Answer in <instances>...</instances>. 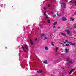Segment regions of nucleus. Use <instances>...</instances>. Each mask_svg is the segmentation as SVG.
Returning a JSON list of instances; mask_svg holds the SVG:
<instances>
[{
	"label": "nucleus",
	"instance_id": "nucleus-18",
	"mask_svg": "<svg viewBox=\"0 0 76 76\" xmlns=\"http://www.w3.org/2000/svg\"><path fill=\"white\" fill-rule=\"evenodd\" d=\"M75 69H76V68H75L74 69H72L71 70V71L72 72H73V70H75Z\"/></svg>",
	"mask_w": 76,
	"mask_h": 76
},
{
	"label": "nucleus",
	"instance_id": "nucleus-23",
	"mask_svg": "<svg viewBox=\"0 0 76 76\" xmlns=\"http://www.w3.org/2000/svg\"><path fill=\"white\" fill-rule=\"evenodd\" d=\"M51 44H52V46H54V44H53V42H52L51 43Z\"/></svg>",
	"mask_w": 76,
	"mask_h": 76
},
{
	"label": "nucleus",
	"instance_id": "nucleus-46",
	"mask_svg": "<svg viewBox=\"0 0 76 76\" xmlns=\"http://www.w3.org/2000/svg\"><path fill=\"white\" fill-rule=\"evenodd\" d=\"M71 29H72V28H71Z\"/></svg>",
	"mask_w": 76,
	"mask_h": 76
},
{
	"label": "nucleus",
	"instance_id": "nucleus-35",
	"mask_svg": "<svg viewBox=\"0 0 76 76\" xmlns=\"http://www.w3.org/2000/svg\"><path fill=\"white\" fill-rule=\"evenodd\" d=\"M53 28H56V26H54Z\"/></svg>",
	"mask_w": 76,
	"mask_h": 76
},
{
	"label": "nucleus",
	"instance_id": "nucleus-37",
	"mask_svg": "<svg viewBox=\"0 0 76 76\" xmlns=\"http://www.w3.org/2000/svg\"><path fill=\"white\" fill-rule=\"evenodd\" d=\"M64 43H60V44H64Z\"/></svg>",
	"mask_w": 76,
	"mask_h": 76
},
{
	"label": "nucleus",
	"instance_id": "nucleus-29",
	"mask_svg": "<svg viewBox=\"0 0 76 76\" xmlns=\"http://www.w3.org/2000/svg\"><path fill=\"white\" fill-rule=\"evenodd\" d=\"M70 63H72V61H70V60L69 61Z\"/></svg>",
	"mask_w": 76,
	"mask_h": 76
},
{
	"label": "nucleus",
	"instance_id": "nucleus-39",
	"mask_svg": "<svg viewBox=\"0 0 76 76\" xmlns=\"http://www.w3.org/2000/svg\"><path fill=\"white\" fill-rule=\"evenodd\" d=\"M70 3H72V1H70Z\"/></svg>",
	"mask_w": 76,
	"mask_h": 76
},
{
	"label": "nucleus",
	"instance_id": "nucleus-21",
	"mask_svg": "<svg viewBox=\"0 0 76 76\" xmlns=\"http://www.w3.org/2000/svg\"><path fill=\"white\" fill-rule=\"evenodd\" d=\"M65 42H68V43H69V42H69L68 41V40H65Z\"/></svg>",
	"mask_w": 76,
	"mask_h": 76
},
{
	"label": "nucleus",
	"instance_id": "nucleus-25",
	"mask_svg": "<svg viewBox=\"0 0 76 76\" xmlns=\"http://www.w3.org/2000/svg\"><path fill=\"white\" fill-rule=\"evenodd\" d=\"M72 72H71V71H70V72H69V75H70V74H71L72 73Z\"/></svg>",
	"mask_w": 76,
	"mask_h": 76
},
{
	"label": "nucleus",
	"instance_id": "nucleus-8",
	"mask_svg": "<svg viewBox=\"0 0 76 76\" xmlns=\"http://www.w3.org/2000/svg\"><path fill=\"white\" fill-rule=\"evenodd\" d=\"M69 44H70V45H75V43H73L72 42H69Z\"/></svg>",
	"mask_w": 76,
	"mask_h": 76
},
{
	"label": "nucleus",
	"instance_id": "nucleus-3",
	"mask_svg": "<svg viewBox=\"0 0 76 76\" xmlns=\"http://www.w3.org/2000/svg\"><path fill=\"white\" fill-rule=\"evenodd\" d=\"M62 20L63 21H66L67 20V19H66V18H65V17H63L62 18Z\"/></svg>",
	"mask_w": 76,
	"mask_h": 76
},
{
	"label": "nucleus",
	"instance_id": "nucleus-45",
	"mask_svg": "<svg viewBox=\"0 0 76 76\" xmlns=\"http://www.w3.org/2000/svg\"><path fill=\"white\" fill-rule=\"evenodd\" d=\"M71 29H72V28H71Z\"/></svg>",
	"mask_w": 76,
	"mask_h": 76
},
{
	"label": "nucleus",
	"instance_id": "nucleus-11",
	"mask_svg": "<svg viewBox=\"0 0 76 76\" xmlns=\"http://www.w3.org/2000/svg\"><path fill=\"white\" fill-rule=\"evenodd\" d=\"M42 72V71H41V70H40L38 71H37V73H41Z\"/></svg>",
	"mask_w": 76,
	"mask_h": 76
},
{
	"label": "nucleus",
	"instance_id": "nucleus-16",
	"mask_svg": "<svg viewBox=\"0 0 76 76\" xmlns=\"http://www.w3.org/2000/svg\"><path fill=\"white\" fill-rule=\"evenodd\" d=\"M61 69H62V70H64V69H65V67H61Z\"/></svg>",
	"mask_w": 76,
	"mask_h": 76
},
{
	"label": "nucleus",
	"instance_id": "nucleus-17",
	"mask_svg": "<svg viewBox=\"0 0 76 76\" xmlns=\"http://www.w3.org/2000/svg\"><path fill=\"white\" fill-rule=\"evenodd\" d=\"M57 22H55L54 23L53 25H56V24H57Z\"/></svg>",
	"mask_w": 76,
	"mask_h": 76
},
{
	"label": "nucleus",
	"instance_id": "nucleus-10",
	"mask_svg": "<svg viewBox=\"0 0 76 76\" xmlns=\"http://www.w3.org/2000/svg\"><path fill=\"white\" fill-rule=\"evenodd\" d=\"M47 22H48V23H50L51 21H50V19H48Z\"/></svg>",
	"mask_w": 76,
	"mask_h": 76
},
{
	"label": "nucleus",
	"instance_id": "nucleus-44",
	"mask_svg": "<svg viewBox=\"0 0 76 76\" xmlns=\"http://www.w3.org/2000/svg\"><path fill=\"white\" fill-rule=\"evenodd\" d=\"M45 13H46V12H45Z\"/></svg>",
	"mask_w": 76,
	"mask_h": 76
},
{
	"label": "nucleus",
	"instance_id": "nucleus-43",
	"mask_svg": "<svg viewBox=\"0 0 76 76\" xmlns=\"http://www.w3.org/2000/svg\"><path fill=\"white\" fill-rule=\"evenodd\" d=\"M51 2H52V3L53 1H51Z\"/></svg>",
	"mask_w": 76,
	"mask_h": 76
},
{
	"label": "nucleus",
	"instance_id": "nucleus-24",
	"mask_svg": "<svg viewBox=\"0 0 76 76\" xmlns=\"http://www.w3.org/2000/svg\"><path fill=\"white\" fill-rule=\"evenodd\" d=\"M58 48H57L56 50V52H57V50H58Z\"/></svg>",
	"mask_w": 76,
	"mask_h": 76
},
{
	"label": "nucleus",
	"instance_id": "nucleus-31",
	"mask_svg": "<svg viewBox=\"0 0 76 76\" xmlns=\"http://www.w3.org/2000/svg\"><path fill=\"white\" fill-rule=\"evenodd\" d=\"M57 15L58 16H60V15H58V12H57Z\"/></svg>",
	"mask_w": 76,
	"mask_h": 76
},
{
	"label": "nucleus",
	"instance_id": "nucleus-20",
	"mask_svg": "<svg viewBox=\"0 0 76 76\" xmlns=\"http://www.w3.org/2000/svg\"><path fill=\"white\" fill-rule=\"evenodd\" d=\"M69 45V44H66L65 45V46H66V47H68Z\"/></svg>",
	"mask_w": 76,
	"mask_h": 76
},
{
	"label": "nucleus",
	"instance_id": "nucleus-36",
	"mask_svg": "<svg viewBox=\"0 0 76 76\" xmlns=\"http://www.w3.org/2000/svg\"><path fill=\"white\" fill-rule=\"evenodd\" d=\"M48 7H50V5H49V4H48Z\"/></svg>",
	"mask_w": 76,
	"mask_h": 76
},
{
	"label": "nucleus",
	"instance_id": "nucleus-4",
	"mask_svg": "<svg viewBox=\"0 0 76 76\" xmlns=\"http://www.w3.org/2000/svg\"><path fill=\"white\" fill-rule=\"evenodd\" d=\"M66 32H67V35H69V34H70V31H69V30L66 31Z\"/></svg>",
	"mask_w": 76,
	"mask_h": 76
},
{
	"label": "nucleus",
	"instance_id": "nucleus-15",
	"mask_svg": "<svg viewBox=\"0 0 76 76\" xmlns=\"http://www.w3.org/2000/svg\"><path fill=\"white\" fill-rule=\"evenodd\" d=\"M70 19H71V20H72V21H73V20H74V19L72 17H71L70 18Z\"/></svg>",
	"mask_w": 76,
	"mask_h": 76
},
{
	"label": "nucleus",
	"instance_id": "nucleus-40",
	"mask_svg": "<svg viewBox=\"0 0 76 76\" xmlns=\"http://www.w3.org/2000/svg\"><path fill=\"white\" fill-rule=\"evenodd\" d=\"M58 28V29H60V28H61V27H59Z\"/></svg>",
	"mask_w": 76,
	"mask_h": 76
},
{
	"label": "nucleus",
	"instance_id": "nucleus-33",
	"mask_svg": "<svg viewBox=\"0 0 76 76\" xmlns=\"http://www.w3.org/2000/svg\"><path fill=\"white\" fill-rule=\"evenodd\" d=\"M37 39H35V41H37Z\"/></svg>",
	"mask_w": 76,
	"mask_h": 76
},
{
	"label": "nucleus",
	"instance_id": "nucleus-34",
	"mask_svg": "<svg viewBox=\"0 0 76 76\" xmlns=\"http://www.w3.org/2000/svg\"><path fill=\"white\" fill-rule=\"evenodd\" d=\"M74 15H76V12H75V13H74Z\"/></svg>",
	"mask_w": 76,
	"mask_h": 76
},
{
	"label": "nucleus",
	"instance_id": "nucleus-22",
	"mask_svg": "<svg viewBox=\"0 0 76 76\" xmlns=\"http://www.w3.org/2000/svg\"><path fill=\"white\" fill-rule=\"evenodd\" d=\"M56 15H55L53 16V18H56Z\"/></svg>",
	"mask_w": 76,
	"mask_h": 76
},
{
	"label": "nucleus",
	"instance_id": "nucleus-19",
	"mask_svg": "<svg viewBox=\"0 0 76 76\" xmlns=\"http://www.w3.org/2000/svg\"><path fill=\"white\" fill-rule=\"evenodd\" d=\"M73 26H74V28H76V24H74Z\"/></svg>",
	"mask_w": 76,
	"mask_h": 76
},
{
	"label": "nucleus",
	"instance_id": "nucleus-12",
	"mask_svg": "<svg viewBox=\"0 0 76 76\" xmlns=\"http://www.w3.org/2000/svg\"><path fill=\"white\" fill-rule=\"evenodd\" d=\"M66 59L67 61H69L70 60V58H69V57H67Z\"/></svg>",
	"mask_w": 76,
	"mask_h": 76
},
{
	"label": "nucleus",
	"instance_id": "nucleus-38",
	"mask_svg": "<svg viewBox=\"0 0 76 76\" xmlns=\"http://www.w3.org/2000/svg\"><path fill=\"white\" fill-rule=\"evenodd\" d=\"M44 9H46V8H45V7H44V8H43Z\"/></svg>",
	"mask_w": 76,
	"mask_h": 76
},
{
	"label": "nucleus",
	"instance_id": "nucleus-27",
	"mask_svg": "<svg viewBox=\"0 0 76 76\" xmlns=\"http://www.w3.org/2000/svg\"><path fill=\"white\" fill-rule=\"evenodd\" d=\"M74 4L75 5H76V1L74 2Z\"/></svg>",
	"mask_w": 76,
	"mask_h": 76
},
{
	"label": "nucleus",
	"instance_id": "nucleus-42",
	"mask_svg": "<svg viewBox=\"0 0 76 76\" xmlns=\"http://www.w3.org/2000/svg\"><path fill=\"white\" fill-rule=\"evenodd\" d=\"M65 1H66V0H65Z\"/></svg>",
	"mask_w": 76,
	"mask_h": 76
},
{
	"label": "nucleus",
	"instance_id": "nucleus-9",
	"mask_svg": "<svg viewBox=\"0 0 76 76\" xmlns=\"http://www.w3.org/2000/svg\"><path fill=\"white\" fill-rule=\"evenodd\" d=\"M65 51H66V53H67L68 52H69V49H65Z\"/></svg>",
	"mask_w": 76,
	"mask_h": 76
},
{
	"label": "nucleus",
	"instance_id": "nucleus-13",
	"mask_svg": "<svg viewBox=\"0 0 76 76\" xmlns=\"http://www.w3.org/2000/svg\"><path fill=\"white\" fill-rule=\"evenodd\" d=\"M43 63H45V64H47V60L44 61H43Z\"/></svg>",
	"mask_w": 76,
	"mask_h": 76
},
{
	"label": "nucleus",
	"instance_id": "nucleus-1",
	"mask_svg": "<svg viewBox=\"0 0 76 76\" xmlns=\"http://www.w3.org/2000/svg\"><path fill=\"white\" fill-rule=\"evenodd\" d=\"M22 48H23V50L25 51V52H26V51L25 50V49L27 50H29V47H28V45H25L24 47H22Z\"/></svg>",
	"mask_w": 76,
	"mask_h": 76
},
{
	"label": "nucleus",
	"instance_id": "nucleus-30",
	"mask_svg": "<svg viewBox=\"0 0 76 76\" xmlns=\"http://www.w3.org/2000/svg\"><path fill=\"white\" fill-rule=\"evenodd\" d=\"M44 15L45 16H46V14L45 13H44Z\"/></svg>",
	"mask_w": 76,
	"mask_h": 76
},
{
	"label": "nucleus",
	"instance_id": "nucleus-26",
	"mask_svg": "<svg viewBox=\"0 0 76 76\" xmlns=\"http://www.w3.org/2000/svg\"><path fill=\"white\" fill-rule=\"evenodd\" d=\"M46 16V18H45V19H47L48 18V16H47V15H46V16Z\"/></svg>",
	"mask_w": 76,
	"mask_h": 76
},
{
	"label": "nucleus",
	"instance_id": "nucleus-7",
	"mask_svg": "<svg viewBox=\"0 0 76 76\" xmlns=\"http://www.w3.org/2000/svg\"><path fill=\"white\" fill-rule=\"evenodd\" d=\"M45 49L46 50V51H48V48L47 47L45 46Z\"/></svg>",
	"mask_w": 76,
	"mask_h": 76
},
{
	"label": "nucleus",
	"instance_id": "nucleus-2",
	"mask_svg": "<svg viewBox=\"0 0 76 76\" xmlns=\"http://www.w3.org/2000/svg\"><path fill=\"white\" fill-rule=\"evenodd\" d=\"M61 6L62 7H63V8H66V4H65L64 3H61Z\"/></svg>",
	"mask_w": 76,
	"mask_h": 76
},
{
	"label": "nucleus",
	"instance_id": "nucleus-32",
	"mask_svg": "<svg viewBox=\"0 0 76 76\" xmlns=\"http://www.w3.org/2000/svg\"><path fill=\"white\" fill-rule=\"evenodd\" d=\"M50 13H51V14H53V12H50Z\"/></svg>",
	"mask_w": 76,
	"mask_h": 76
},
{
	"label": "nucleus",
	"instance_id": "nucleus-5",
	"mask_svg": "<svg viewBox=\"0 0 76 76\" xmlns=\"http://www.w3.org/2000/svg\"><path fill=\"white\" fill-rule=\"evenodd\" d=\"M61 35H63V36H65V37H67V36H66V34H65V33H63L62 32H61Z\"/></svg>",
	"mask_w": 76,
	"mask_h": 76
},
{
	"label": "nucleus",
	"instance_id": "nucleus-6",
	"mask_svg": "<svg viewBox=\"0 0 76 76\" xmlns=\"http://www.w3.org/2000/svg\"><path fill=\"white\" fill-rule=\"evenodd\" d=\"M30 43L31 45H34V43H33V42L31 40V39H30Z\"/></svg>",
	"mask_w": 76,
	"mask_h": 76
},
{
	"label": "nucleus",
	"instance_id": "nucleus-14",
	"mask_svg": "<svg viewBox=\"0 0 76 76\" xmlns=\"http://www.w3.org/2000/svg\"><path fill=\"white\" fill-rule=\"evenodd\" d=\"M44 35H45V34H41L40 35V36L41 37H43V36H44Z\"/></svg>",
	"mask_w": 76,
	"mask_h": 76
},
{
	"label": "nucleus",
	"instance_id": "nucleus-41",
	"mask_svg": "<svg viewBox=\"0 0 76 76\" xmlns=\"http://www.w3.org/2000/svg\"><path fill=\"white\" fill-rule=\"evenodd\" d=\"M64 44H65L66 43V42H64Z\"/></svg>",
	"mask_w": 76,
	"mask_h": 76
},
{
	"label": "nucleus",
	"instance_id": "nucleus-28",
	"mask_svg": "<svg viewBox=\"0 0 76 76\" xmlns=\"http://www.w3.org/2000/svg\"><path fill=\"white\" fill-rule=\"evenodd\" d=\"M47 39V37H45V38H44V39Z\"/></svg>",
	"mask_w": 76,
	"mask_h": 76
}]
</instances>
